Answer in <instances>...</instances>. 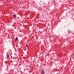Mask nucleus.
I'll list each match as a JSON object with an SVG mask.
<instances>
[{
	"mask_svg": "<svg viewBox=\"0 0 74 74\" xmlns=\"http://www.w3.org/2000/svg\"><path fill=\"white\" fill-rule=\"evenodd\" d=\"M13 17L14 18V19H15V18H16V15L15 14H14L13 15Z\"/></svg>",
	"mask_w": 74,
	"mask_h": 74,
	"instance_id": "f257e3e1",
	"label": "nucleus"
},
{
	"mask_svg": "<svg viewBox=\"0 0 74 74\" xmlns=\"http://www.w3.org/2000/svg\"><path fill=\"white\" fill-rule=\"evenodd\" d=\"M41 71V74H44V71H43V70H42Z\"/></svg>",
	"mask_w": 74,
	"mask_h": 74,
	"instance_id": "f03ea898",
	"label": "nucleus"
},
{
	"mask_svg": "<svg viewBox=\"0 0 74 74\" xmlns=\"http://www.w3.org/2000/svg\"><path fill=\"white\" fill-rule=\"evenodd\" d=\"M27 45H28L27 44H26V45L25 46H26V47H27Z\"/></svg>",
	"mask_w": 74,
	"mask_h": 74,
	"instance_id": "39448f33",
	"label": "nucleus"
},
{
	"mask_svg": "<svg viewBox=\"0 0 74 74\" xmlns=\"http://www.w3.org/2000/svg\"><path fill=\"white\" fill-rule=\"evenodd\" d=\"M18 40V38H16L15 39V41H17Z\"/></svg>",
	"mask_w": 74,
	"mask_h": 74,
	"instance_id": "7ed1b4c3",
	"label": "nucleus"
},
{
	"mask_svg": "<svg viewBox=\"0 0 74 74\" xmlns=\"http://www.w3.org/2000/svg\"><path fill=\"white\" fill-rule=\"evenodd\" d=\"M7 57L8 58H9V57H10V56L8 55H7Z\"/></svg>",
	"mask_w": 74,
	"mask_h": 74,
	"instance_id": "20e7f679",
	"label": "nucleus"
}]
</instances>
